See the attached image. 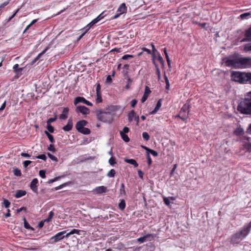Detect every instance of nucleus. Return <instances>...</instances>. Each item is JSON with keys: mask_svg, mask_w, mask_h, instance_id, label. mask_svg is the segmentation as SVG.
Listing matches in <instances>:
<instances>
[{"mask_svg": "<svg viewBox=\"0 0 251 251\" xmlns=\"http://www.w3.org/2000/svg\"><path fill=\"white\" fill-rule=\"evenodd\" d=\"M251 12H249L241 14L240 17L242 20L248 19L251 17Z\"/></svg>", "mask_w": 251, "mask_h": 251, "instance_id": "nucleus-25", "label": "nucleus"}, {"mask_svg": "<svg viewBox=\"0 0 251 251\" xmlns=\"http://www.w3.org/2000/svg\"><path fill=\"white\" fill-rule=\"evenodd\" d=\"M126 11V6L125 3H122L117 9V12H119L120 14L125 13Z\"/></svg>", "mask_w": 251, "mask_h": 251, "instance_id": "nucleus-16", "label": "nucleus"}, {"mask_svg": "<svg viewBox=\"0 0 251 251\" xmlns=\"http://www.w3.org/2000/svg\"><path fill=\"white\" fill-rule=\"evenodd\" d=\"M135 114L136 113L134 110H132L129 113L128 115V120L129 122L132 121V120L134 119Z\"/></svg>", "mask_w": 251, "mask_h": 251, "instance_id": "nucleus-24", "label": "nucleus"}, {"mask_svg": "<svg viewBox=\"0 0 251 251\" xmlns=\"http://www.w3.org/2000/svg\"><path fill=\"white\" fill-rule=\"evenodd\" d=\"M69 109L68 107H65L63 109L62 113L60 115L59 119L61 120H66L68 117V114Z\"/></svg>", "mask_w": 251, "mask_h": 251, "instance_id": "nucleus-14", "label": "nucleus"}, {"mask_svg": "<svg viewBox=\"0 0 251 251\" xmlns=\"http://www.w3.org/2000/svg\"><path fill=\"white\" fill-rule=\"evenodd\" d=\"M54 215V212L53 211H50L49 213L48 217L45 220V221L47 222H50L51 220Z\"/></svg>", "mask_w": 251, "mask_h": 251, "instance_id": "nucleus-36", "label": "nucleus"}, {"mask_svg": "<svg viewBox=\"0 0 251 251\" xmlns=\"http://www.w3.org/2000/svg\"><path fill=\"white\" fill-rule=\"evenodd\" d=\"M38 180L37 178H34L31 181V182H30V187L31 189L34 193H38V189H37V184H38Z\"/></svg>", "mask_w": 251, "mask_h": 251, "instance_id": "nucleus-9", "label": "nucleus"}, {"mask_svg": "<svg viewBox=\"0 0 251 251\" xmlns=\"http://www.w3.org/2000/svg\"><path fill=\"white\" fill-rule=\"evenodd\" d=\"M87 124V122L84 120H82L77 122L75 125V128L76 130L79 131L84 127Z\"/></svg>", "mask_w": 251, "mask_h": 251, "instance_id": "nucleus-10", "label": "nucleus"}, {"mask_svg": "<svg viewBox=\"0 0 251 251\" xmlns=\"http://www.w3.org/2000/svg\"><path fill=\"white\" fill-rule=\"evenodd\" d=\"M48 155L50 159H51V160L55 161L56 162H57L58 161L57 158L55 156L51 154L50 153H48Z\"/></svg>", "mask_w": 251, "mask_h": 251, "instance_id": "nucleus-52", "label": "nucleus"}, {"mask_svg": "<svg viewBox=\"0 0 251 251\" xmlns=\"http://www.w3.org/2000/svg\"><path fill=\"white\" fill-rule=\"evenodd\" d=\"M119 208L121 210H124L126 207V202L124 199L121 200L118 205Z\"/></svg>", "mask_w": 251, "mask_h": 251, "instance_id": "nucleus-23", "label": "nucleus"}, {"mask_svg": "<svg viewBox=\"0 0 251 251\" xmlns=\"http://www.w3.org/2000/svg\"><path fill=\"white\" fill-rule=\"evenodd\" d=\"M45 134L48 136L50 141L52 143H53L54 142V138H53V137L52 135H51L49 133V132L47 131H45Z\"/></svg>", "mask_w": 251, "mask_h": 251, "instance_id": "nucleus-31", "label": "nucleus"}, {"mask_svg": "<svg viewBox=\"0 0 251 251\" xmlns=\"http://www.w3.org/2000/svg\"><path fill=\"white\" fill-rule=\"evenodd\" d=\"M75 111L77 113H81L84 115L88 114L90 113L89 108L83 105H78L76 107Z\"/></svg>", "mask_w": 251, "mask_h": 251, "instance_id": "nucleus-8", "label": "nucleus"}, {"mask_svg": "<svg viewBox=\"0 0 251 251\" xmlns=\"http://www.w3.org/2000/svg\"><path fill=\"white\" fill-rule=\"evenodd\" d=\"M78 132L85 135L89 134L91 132L89 128L84 127Z\"/></svg>", "mask_w": 251, "mask_h": 251, "instance_id": "nucleus-27", "label": "nucleus"}, {"mask_svg": "<svg viewBox=\"0 0 251 251\" xmlns=\"http://www.w3.org/2000/svg\"><path fill=\"white\" fill-rule=\"evenodd\" d=\"M133 57V56L132 55L126 54V55H124V56H123V57H122L121 59L123 60H127L129 58H131Z\"/></svg>", "mask_w": 251, "mask_h": 251, "instance_id": "nucleus-48", "label": "nucleus"}, {"mask_svg": "<svg viewBox=\"0 0 251 251\" xmlns=\"http://www.w3.org/2000/svg\"><path fill=\"white\" fill-rule=\"evenodd\" d=\"M102 14L99 15L97 18L94 19L93 21L94 23H97L99 21H100L103 17L101 16Z\"/></svg>", "mask_w": 251, "mask_h": 251, "instance_id": "nucleus-47", "label": "nucleus"}, {"mask_svg": "<svg viewBox=\"0 0 251 251\" xmlns=\"http://www.w3.org/2000/svg\"><path fill=\"white\" fill-rule=\"evenodd\" d=\"M35 158L40 159H42L44 161H46L47 159V157L45 154H41V155H39L38 156H35L33 159H35Z\"/></svg>", "mask_w": 251, "mask_h": 251, "instance_id": "nucleus-44", "label": "nucleus"}, {"mask_svg": "<svg viewBox=\"0 0 251 251\" xmlns=\"http://www.w3.org/2000/svg\"><path fill=\"white\" fill-rule=\"evenodd\" d=\"M249 74L240 72H233L231 74V77L232 80L235 81L244 83L250 80Z\"/></svg>", "mask_w": 251, "mask_h": 251, "instance_id": "nucleus-5", "label": "nucleus"}, {"mask_svg": "<svg viewBox=\"0 0 251 251\" xmlns=\"http://www.w3.org/2000/svg\"><path fill=\"white\" fill-rule=\"evenodd\" d=\"M47 128L51 133L54 132V127L50 124H47Z\"/></svg>", "mask_w": 251, "mask_h": 251, "instance_id": "nucleus-45", "label": "nucleus"}, {"mask_svg": "<svg viewBox=\"0 0 251 251\" xmlns=\"http://www.w3.org/2000/svg\"><path fill=\"white\" fill-rule=\"evenodd\" d=\"M151 46L152 48V53H151L152 57L154 58V56L155 55V53H156V54H158L159 52L158 51V50H157L155 49V47L153 44H151Z\"/></svg>", "mask_w": 251, "mask_h": 251, "instance_id": "nucleus-32", "label": "nucleus"}, {"mask_svg": "<svg viewBox=\"0 0 251 251\" xmlns=\"http://www.w3.org/2000/svg\"><path fill=\"white\" fill-rule=\"evenodd\" d=\"M151 93V90H150L148 86H146L145 88V93L144 95H147L148 96V95Z\"/></svg>", "mask_w": 251, "mask_h": 251, "instance_id": "nucleus-60", "label": "nucleus"}, {"mask_svg": "<svg viewBox=\"0 0 251 251\" xmlns=\"http://www.w3.org/2000/svg\"><path fill=\"white\" fill-rule=\"evenodd\" d=\"M96 96H97V98H96V102L97 103L101 102L102 101V98H101V93H96Z\"/></svg>", "mask_w": 251, "mask_h": 251, "instance_id": "nucleus-33", "label": "nucleus"}, {"mask_svg": "<svg viewBox=\"0 0 251 251\" xmlns=\"http://www.w3.org/2000/svg\"><path fill=\"white\" fill-rule=\"evenodd\" d=\"M48 150L52 152H54L55 151V149L53 145H50L48 147Z\"/></svg>", "mask_w": 251, "mask_h": 251, "instance_id": "nucleus-59", "label": "nucleus"}, {"mask_svg": "<svg viewBox=\"0 0 251 251\" xmlns=\"http://www.w3.org/2000/svg\"><path fill=\"white\" fill-rule=\"evenodd\" d=\"M137 101L136 100L134 99V100H132L131 101V106L132 107H134L137 104Z\"/></svg>", "mask_w": 251, "mask_h": 251, "instance_id": "nucleus-62", "label": "nucleus"}, {"mask_svg": "<svg viewBox=\"0 0 251 251\" xmlns=\"http://www.w3.org/2000/svg\"><path fill=\"white\" fill-rule=\"evenodd\" d=\"M32 163V161L29 160H26L24 161L23 162V165L24 167L26 168L29 165H30Z\"/></svg>", "mask_w": 251, "mask_h": 251, "instance_id": "nucleus-54", "label": "nucleus"}, {"mask_svg": "<svg viewBox=\"0 0 251 251\" xmlns=\"http://www.w3.org/2000/svg\"><path fill=\"white\" fill-rule=\"evenodd\" d=\"M164 79H165V83H166V89L167 90H169V88H170L169 81L168 78V77L166 76V75L165 74V73H164Z\"/></svg>", "mask_w": 251, "mask_h": 251, "instance_id": "nucleus-35", "label": "nucleus"}, {"mask_svg": "<svg viewBox=\"0 0 251 251\" xmlns=\"http://www.w3.org/2000/svg\"><path fill=\"white\" fill-rule=\"evenodd\" d=\"M244 50L246 51H251V44H247L245 45Z\"/></svg>", "mask_w": 251, "mask_h": 251, "instance_id": "nucleus-46", "label": "nucleus"}, {"mask_svg": "<svg viewBox=\"0 0 251 251\" xmlns=\"http://www.w3.org/2000/svg\"><path fill=\"white\" fill-rule=\"evenodd\" d=\"M115 175V171L114 169L110 170L107 174V176L109 177H113Z\"/></svg>", "mask_w": 251, "mask_h": 251, "instance_id": "nucleus-37", "label": "nucleus"}, {"mask_svg": "<svg viewBox=\"0 0 251 251\" xmlns=\"http://www.w3.org/2000/svg\"><path fill=\"white\" fill-rule=\"evenodd\" d=\"M243 132V130L242 128H238L234 131L235 134L239 135Z\"/></svg>", "mask_w": 251, "mask_h": 251, "instance_id": "nucleus-43", "label": "nucleus"}, {"mask_svg": "<svg viewBox=\"0 0 251 251\" xmlns=\"http://www.w3.org/2000/svg\"><path fill=\"white\" fill-rule=\"evenodd\" d=\"M73 126V119L72 118H70L68 121V123L66 126H64L62 129L65 131H70Z\"/></svg>", "mask_w": 251, "mask_h": 251, "instance_id": "nucleus-12", "label": "nucleus"}, {"mask_svg": "<svg viewBox=\"0 0 251 251\" xmlns=\"http://www.w3.org/2000/svg\"><path fill=\"white\" fill-rule=\"evenodd\" d=\"M226 65L235 68H248L251 67V58L248 57L228 59Z\"/></svg>", "mask_w": 251, "mask_h": 251, "instance_id": "nucleus-1", "label": "nucleus"}, {"mask_svg": "<svg viewBox=\"0 0 251 251\" xmlns=\"http://www.w3.org/2000/svg\"><path fill=\"white\" fill-rule=\"evenodd\" d=\"M142 137L146 141H148L150 139V136L146 132H144L142 133Z\"/></svg>", "mask_w": 251, "mask_h": 251, "instance_id": "nucleus-38", "label": "nucleus"}, {"mask_svg": "<svg viewBox=\"0 0 251 251\" xmlns=\"http://www.w3.org/2000/svg\"><path fill=\"white\" fill-rule=\"evenodd\" d=\"M80 102L83 103L88 106H91L93 105L91 102L86 100L83 97H77L74 100V104L75 105Z\"/></svg>", "mask_w": 251, "mask_h": 251, "instance_id": "nucleus-7", "label": "nucleus"}, {"mask_svg": "<svg viewBox=\"0 0 251 251\" xmlns=\"http://www.w3.org/2000/svg\"><path fill=\"white\" fill-rule=\"evenodd\" d=\"M94 191L97 194H101L106 192L107 188L104 186H98L94 189Z\"/></svg>", "mask_w": 251, "mask_h": 251, "instance_id": "nucleus-15", "label": "nucleus"}, {"mask_svg": "<svg viewBox=\"0 0 251 251\" xmlns=\"http://www.w3.org/2000/svg\"><path fill=\"white\" fill-rule=\"evenodd\" d=\"M251 230V221L245 225L239 231L233 234L230 238V243L233 244H238L246 238Z\"/></svg>", "mask_w": 251, "mask_h": 251, "instance_id": "nucleus-2", "label": "nucleus"}, {"mask_svg": "<svg viewBox=\"0 0 251 251\" xmlns=\"http://www.w3.org/2000/svg\"><path fill=\"white\" fill-rule=\"evenodd\" d=\"M3 205L5 206V208H8L10 205V202L8 201V200L4 199L3 201Z\"/></svg>", "mask_w": 251, "mask_h": 251, "instance_id": "nucleus-41", "label": "nucleus"}, {"mask_svg": "<svg viewBox=\"0 0 251 251\" xmlns=\"http://www.w3.org/2000/svg\"><path fill=\"white\" fill-rule=\"evenodd\" d=\"M19 10V9H17V10H16V11H15V12L13 14V15L9 18V19H8V20H7V22H9V21H11V20H12V19H13V18L16 16V15L17 14V12H18Z\"/></svg>", "mask_w": 251, "mask_h": 251, "instance_id": "nucleus-58", "label": "nucleus"}, {"mask_svg": "<svg viewBox=\"0 0 251 251\" xmlns=\"http://www.w3.org/2000/svg\"><path fill=\"white\" fill-rule=\"evenodd\" d=\"M97 119L104 123H111L113 119L114 113L108 109L96 111Z\"/></svg>", "mask_w": 251, "mask_h": 251, "instance_id": "nucleus-4", "label": "nucleus"}, {"mask_svg": "<svg viewBox=\"0 0 251 251\" xmlns=\"http://www.w3.org/2000/svg\"><path fill=\"white\" fill-rule=\"evenodd\" d=\"M24 227L26 229H30L32 231H34V228L31 227L30 226V225H29V224L28 223V222H27L26 219L25 217L24 218Z\"/></svg>", "mask_w": 251, "mask_h": 251, "instance_id": "nucleus-26", "label": "nucleus"}, {"mask_svg": "<svg viewBox=\"0 0 251 251\" xmlns=\"http://www.w3.org/2000/svg\"><path fill=\"white\" fill-rule=\"evenodd\" d=\"M129 131V128L127 127H125L122 131H121L120 133H123V134H126L128 133Z\"/></svg>", "mask_w": 251, "mask_h": 251, "instance_id": "nucleus-55", "label": "nucleus"}, {"mask_svg": "<svg viewBox=\"0 0 251 251\" xmlns=\"http://www.w3.org/2000/svg\"><path fill=\"white\" fill-rule=\"evenodd\" d=\"M14 71L18 75H22V71L23 70V68H19V65L16 64L14 65L13 67Z\"/></svg>", "mask_w": 251, "mask_h": 251, "instance_id": "nucleus-17", "label": "nucleus"}, {"mask_svg": "<svg viewBox=\"0 0 251 251\" xmlns=\"http://www.w3.org/2000/svg\"><path fill=\"white\" fill-rule=\"evenodd\" d=\"M96 23H94V21H92L91 22H90L89 24H88L86 25V28H87V29H90V28L91 27V26H93Z\"/></svg>", "mask_w": 251, "mask_h": 251, "instance_id": "nucleus-63", "label": "nucleus"}, {"mask_svg": "<svg viewBox=\"0 0 251 251\" xmlns=\"http://www.w3.org/2000/svg\"><path fill=\"white\" fill-rule=\"evenodd\" d=\"M48 50V48H46L43 51H42L40 53H39L31 62V64H33L35 63L36 61L39 60V59L40 58L42 55H43Z\"/></svg>", "mask_w": 251, "mask_h": 251, "instance_id": "nucleus-18", "label": "nucleus"}, {"mask_svg": "<svg viewBox=\"0 0 251 251\" xmlns=\"http://www.w3.org/2000/svg\"><path fill=\"white\" fill-rule=\"evenodd\" d=\"M129 65H128V64H125L123 69V74H124V75L125 76H127V74H128V70L129 69Z\"/></svg>", "mask_w": 251, "mask_h": 251, "instance_id": "nucleus-29", "label": "nucleus"}, {"mask_svg": "<svg viewBox=\"0 0 251 251\" xmlns=\"http://www.w3.org/2000/svg\"><path fill=\"white\" fill-rule=\"evenodd\" d=\"M161 106V100H158L157 104L154 108V109L151 112V114H154L157 112Z\"/></svg>", "mask_w": 251, "mask_h": 251, "instance_id": "nucleus-20", "label": "nucleus"}, {"mask_svg": "<svg viewBox=\"0 0 251 251\" xmlns=\"http://www.w3.org/2000/svg\"><path fill=\"white\" fill-rule=\"evenodd\" d=\"M96 23H94V21H92L91 22H90L89 24H88L86 25V28H87V29H90V28L91 27V26H93Z\"/></svg>", "mask_w": 251, "mask_h": 251, "instance_id": "nucleus-64", "label": "nucleus"}, {"mask_svg": "<svg viewBox=\"0 0 251 251\" xmlns=\"http://www.w3.org/2000/svg\"><path fill=\"white\" fill-rule=\"evenodd\" d=\"M26 194V192L25 190H18L15 195V197L16 198H20Z\"/></svg>", "mask_w": 251, "mask_h": 251, "instance_id": "nucleus-19", "label": "nucleus"}, {"mask_svg": "<svg viewBox=\"0 0 251 251\" xmlns=\"http://www.w3.org/2000/svg\"><path fill=\"white\" fill-rule=\"evenodd\" d=\"M109 163L111 166H114L116 163V162L115 161V158L113 157H111L108 161Z\"/></svg>", "mask_w": 251, "mask_h": 251, "instance_id": "nucleus-42", "label": "nucleus"}, {"mask_svg": "<svg viewBox=\"0 0 251 251\" xmlns=\"http://www.w3.org/2000/svg\"><path fill=\"white\" fill-rule=\"evenodd\" d=\"M147 159L148 165H150L151 164L152 161L150 157V155L149 153H147Z\"/></svg>", "mask_w": 251, "mask_h": 251, "instance_id": "nucleus-56", "label": "nucleus"}, {"mask_svg": "<svg viewBox=\"0 0 251 251\" xmlns=\"http://www.w3.org/2000/svg\"><path fill=\"white\" fill-rule=\"evenodd\" d=\"M100 88H101V86H100V84L99 83H97V87H96V93H101Z\"/></svg>", "mask_w": 251, "mask_h": 251, "instance_id": "nucleus-57", "label": "nucleus"}, {"mask_svg": "<svg viewBox=\"0 0 251 251\" xmlns=\"http://www.w3.org/2000/svg\"><path fill=\"white\" fill-rule=\"evenodd\" d=\"M163 201L166 205L167 206H169L170 204V201L169 198L167 197H164L163 198Z\"/></svg>", "mask_w": 251, "mask_h": 251, "instance_id": "nucleus-50", "label": "nucleus"}, {"mask_svg": "<svg viewBox=\"0 0 251 251\" xmlns=\"http://www.w3.org/2000/svg\"><path fill=\"white\" fill-rule=\"evenodd\" d=\"M120 195H125L126 191L125 189V185L124 183L121 184V188L120 189Z\"/></svg>", "mask_w": 251, "mask_h": 251, "instance_id": "nucleus-40", "label": "nucleus"}, {"mask_svg": "<svg viewBox=\"0 0 251 251\" xmlns=\"http://www.w3.org/2000/svg\"><path fill=\"white\" fill-rule=\"evenodd\" d=\"M151 236V234H148L147 235H146L143 237H140L137 239V241L140 243H143L145 242L146 241V239L149 237Z\"/></svg>", "mask_w": 251, "mask_h": 251, "instance_id": "nucleus-22", "label": "nucleus"}, {"mask_svg": "<svg viewBox=\"0 0 251 251\" xmlns=\"http://www.w3.org/2000/svg\"><path fill=\"white\" fill-rule=\"evenodd\" d=\"M151 153L153 156H157L158 155V153L157 151H153L152 150H151L149 153Z\"/></svg>", "mask_w": 251, "mask_h": 251, "instance_id": "nucleus-61", "label": "nucleus"}, {"mask_svg": "<svg viewBox=\"0 0 251 251\" xmlns=\"http://www.w3.org/2000/svg\"><path fill=\"white\" fill-rule=\"evenodd\" d=\"M39 176L43 178L46 177V172L45 170H40L39 172Z\"/></svg>", "mask_w": 251, "mask_h": 251, "instance_id": "nucleus-49", "label": "nucleus"}, {"mask_svg": "<svg viewBox=\"0 0 251 251\" xmlns=\"http://www.w3.org/2000/svg\"><path fill=\"white\" fill-rule=\"evenodd\" d=\"M190 108V105L189 103L186 102L183 105L180 111V114H182L183 113H186L189 115V109Z\"/></svg>", "mask_w": 251, "mask_h": 251, "instance_id": "nucleus-13", "label": "nucleus"}, {"mask_svg": "<svg viewBox=\"0 0 251 251\" xmlns=\"http://www.w3.org/2000/svg\"><path fill=\"white\" fill-rule=\"evenodd\" d=\"M245 38L242 40V42H247L251 41V26L246 30Z\"/></svg>", "mask_w": 251, "mask_h": 251, "instance_id": "nucleus-11", "label": "nucleus"}, {"mask_svg": "<svg viewBox=\"0 0 251 251\" xmlns=\"http://www.w3.org/2000/svg\"><path fill=\"white\" fill-rule=\"evenodd\" d=\"M188 118V114H185V115H182L180 117V119H181L182 120H183L185 123L187 122V119Z\"/></svg>", "mask_w": 251, "mask_h": 251, "instance_id": "nucleus-51", "label": "nucleus"}, {"mask_svg": "<svg viewBox=\"0 0 251 251\" xmlns=\"http://www.w3.org/2000/svg\"><path fill=\"white\" fill-rule=\"evenodd\" d=\"M61 177V176H58V177H56L55 178H54L53 179H50L49 181H48V183L49 184H50V183H52L57 180H58L59 179H60V178Z\"/></svg>", "mask_w": 251, "mask_h": 251, "instance_id": "nucleus-53", "label": "nucleus"}, {"mask_svg": "<svg viewBox=\"0 0 251 251\" xmlns=\"http://www.w3.org/2000/svg\"><path fill=\"white\" fill-rule=\"evenodd\" d=\"M237 110L242 114L251 115V92L245 95V98L238 104Z\"/></svg>", "mask_w": 251, "mask_h": 251, "instance_id": "nucleus-3", "label": "nucleus"}, {"mask_svg": "<svg viewBox=\"0 0 251 251\" xmlns=\"http://www.w3.org/2000/svg\"><path fill=\"white\" fill-rule=\"evenodd\" d=\"M13 173L15 176H21V170L18 168H16L13 170Z\"/></svg>", "mask_w": 251, "mask_h": 251, "instance_id": "nucleus-39", "label": "nucleus"}, {"mask_svg": "<svg viewBox=\"0 0 251 251\" xmlns=\"http://www.w3.org/2000/svg\"><path fill=\"white\" fill-rule=\"evenodd\" d=\"M66 231H63L60 232H58L54 236H52L50 238V240L52 243H56L61 240L63 239L65 237V235H63L64 234L66 233Z\"/></svg>", "mask_w": 251, "mask_h": 251, "instance_id": "nucleus-6", "label": "nucleus"}, {"mask_svg": "<svg viewBox=\"0 0 251 251\" xmlns=\"http://www.w3.org/2000/svg\"><path fill=\"white\" fill-rule=\"evenodd\" d=\"M125 161L129 164H132L135 167H137L138 166V163L135 160L133 159H125Z\"/></svg>", "mask_w": 251, "mask_h": 251, "instance_id": "nucleus-21", "label": "nucleus"}, {"mask_svg": "<svg viewBox=\"0 0 251 251\" xmlns=\"http://www.w3.org/2000/svg\"><path fill=\"white\" fill-rule=\"evenodd\" d=\"M126 78H127V81L126 85L125 87V89H129V85L131 84L132 80L128 76H127V77H126Z\"/></svg>", "mask_w": 251, "mask_h": 251, "instance_id": "nucleus-34", "label": "nucleus"}, {"mask_svg": "<svg viewBox=\"0 0 251 251\" xmlns=\"http://www.w3.org/2000/svg\"><path fill=\"white\" fill-rule=\"evenodd\" d=\"M121 138L126 142H128L130 141L129 138L125 134L120 133Z\"/></svg>", "mask_w": 251, "mask_h": 251, "instance_id": "nucleus-30", "label": "nucleus"}, {"mask_svg": "<svg viewBox=\"0 0 251 251\" xmlns=\"http://www.w3.org/2000/svg\"><path fill=\"white\" fill-rule=\"evenodd\" d=\"M80 232V230H78V229H73V230H72L69 233H67L66 235H65V237L67 238L69 236H70L72 234H75V233H76V234H79V232Z\"/></svg>", "mask_w": 251, "mask_h": 251, "instance_id": "nucleus-28", "label": "nucleus"}]
</instances>
